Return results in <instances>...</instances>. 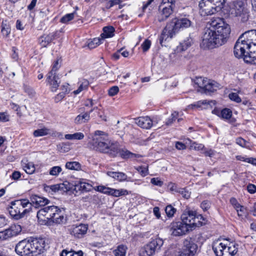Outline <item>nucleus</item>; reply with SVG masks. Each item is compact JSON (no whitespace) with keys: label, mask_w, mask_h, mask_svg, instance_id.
<instances>
[{"label":"nucleus","mask_w":256,"mask_h":256,"mask_svg":"<svg viewBox=\"0 0 256 256\" xmlns=\"http://www.w3.org/2000/svg\"><path fill=\"white\" fill-rule=\"evenodd\" d=\"M230 32V26L224 19L218 18L212 20L203 30L201 45L208 48L221 46L226 42Z\"/></svg>","instance_id":"nucleus-1"},{"label":"nucleus","mask_w":256,"mask_h":256,"mask_svg":"<svg viewBox=\"0 0 256 256\" xmlns=\"http://www.w3.org/2000/svg\"><path fill=\"white\" fill-rule=\"evenodd\" d=\"M192 26L193 22L188 17L173 20L163 30L159 37L160 44L162 46L164 41H166L168 38H172L179 31Z\"/></svg>","instance_id":"nucleus-2"},{"label":"nucleus","mask_w":256,"mask_h":256,"mask_svg":"<svg viewBox=\"0 0 256 256\" xmlns=\"http://www.w3.org/2000/svg\"><path fill=\"white\" fill-rule=\"evenodd\" d=\"M36 216L40 221H50L58 224H62L66 220L62 210L54 205L48 204L41 208L37 212Z\"/></svg>","instance_id":"nucleus-3"},{"label":"nucleus","mask_w":256,"mask_h":256,"mask_svg":"<svg viewBox=\"0 0 256 256\" xmlns=\"http://www.w3.org/2000/svg\"><path fill=\"white\" fill-rule=\"evenodd\" d=\"M238 245L235 242L217 240L212 244V249L216 256H234L238 252Z\"/></svg>","instance_id":"nucleus-4"},{"label":"nucleus","mask_w":256,"mask_h":256,"mask_svg":"<svg viewBox=\"0 0 256 256\" xmlns=\"http://www.w3.org/2000/svg\"><path fill=\"white\" fill-rule=\"evenodd\" d=\"M182 221L190 228V230L196 227L206 224L207 220L201 214L190 209L185 210L181 215Z\"/></svg>","instance_id":"nucleus-5"},{"label":"nucleus","mask_w":256,"mask_h":256,"mask_svg":"<svg viewBox=\"0 0 256 256\" xmlns=\"http://www.w3.org/2000/svg\"><path fill=\"white\" fill-rule=\"evenodd\" d=\"M8 212L14 220H20L30 212L29 209L25 208L30 206L31 204L28 200L22 199L12 201L10 203Z\"/></svg>","instance_id":"nucleus-6"},{"label":"nucleus","mask_w":256,"mask_h":256,"mask_svg":"<svg viewBox=\"0 0 256 256\" xmlns=\"http://www.w3.org/2000/svg\"><path fill=\"white\" fill-rule=\"evenodd\" d=\"M249 46L250 56L244 58L247 63H252L256 60V30H252L246 32L240 36Z\"/></svg>","instance_id":"nucleus-7"},{"label":"nucleus","mask_w":256,"mask_h":256,"mask_svg":"<svg viewBox=\"0 0 256 256\" xmlns=\"http://www.w3.org/2000/svg\"><path fill=\"white\" fill-rule=\"evenodd\" d=\"M164 241L159 238L152 240L140 250V256H152L160 250Z\"/></svg>","instance_id":"nucleus-8"},{"label":"nucleus","mask_w":256,"mask_h":256,"mask_svg":"<svg viewBox=\"0 0 256 256\" xmlns=\"http://www.w3.org/2000/svg\"><path fill=\"white\" fill-rule=\"evenodd\" d=\"M230 12L232 16H242L244 22L247 20L248 18V10L246 4L240 0L233 2L230 6Z\"/></svg>","instance_id":"nucleus-9"},{"label":"nucleus","mask_w":256,"mask_h":256,"mask_svg":"<svg viewBox=\"0 0 256 256\" xmlns=\"http://www.w3.org/2000/svg\"><path fill=\"white\" fill-rule=\"evenodd\" d=\"M92 148L102 152L108 153L110 156H115L118 152V145L111 143L110 140L108 142H99L91 143Z\"/></svg>","instance_id":"nucleus-10"},{"label":"nucleus","mask_w":256,"mask_h":256,"mask_svg":"<svg viewBox=\"0 0 256 256\" xmlns=\"http://www.w3.org/2000/svg\"><path fill=\"white\" fill-rule=\"evenodd\" d=\"M28 240L31 256H37L44 252L46 243L44 239L30 237Z\"/></svg>","instance_id":"nucleus-11"},{"label":"nucleus","mask_w":256,"mask_h":256,"mask_svg":"<svg viewBox=\"0 0 256 256\" xmlns=\"http://www.w3.org/2000/svg\"><path fill=\"white\" fill-rule=\"evenodd\" d=\"M234 53L236 57L238 58H242L244 60V58L250 56V54L251 53L250 52L249 46L247 45L241 36L239 37L235 44Z\"/></svg>","instance_id":"nucleus-12"},{"label":"nucleus","mask_w":256,"mask_h":256,"mask_svg":"<svg viewBox=\"0 0 256 256\" xmlns=\"http://www.w3.org/2000/svg\"><path fill=\"white\" fill-rule=\"evenodd\" d=\"M198 245L190 240L184 241L182 250L176 252L174 256H194L198 250Z\"/></svg>","instance_id":"nucleus-13"},{"label":"nucleus","mask_w":256,"mask_h":256,"mask_svg":"<svg viewBox=\"0 0 256 256\" xmlns=\"http://www.w3.org/2000/svg\"><path fill=\"white\" fill-rule=\"evenodd\" d=\"M170 228L172 235L174 236H182L190 230L182 221L172 222L170 226Z\"/></svg>","instance_id":"nucleus-14"},{"label":"nucleus","mask_w":256,"mask_h":256,"mask_svg":"<svg viewBox=\"0 0 256 256\" xmlns=\"http://www.w3.org/2000/svg\"><path fill=\"white\" fill-rule=\"evenodd\" d=\"M198 6L200 14L202 16L212 15L219 11L213 4L207 0H202Z\"/></svg>","instance_id":"nucleus-15"},{"label":"nucleus","mask_w":256,"mask_h":256,"mask_svg":"<svg viewBox=\"0 0 256 256\" xmlns=\"http://www.w3.org/2000/svg\"><path fill=\"white\" fill-rule=\"evenodd\" d=\"M29 249V241L28 238H26L20 241L16 245L15 251L21 256H31Z\"/></svg>","instance_id":"nucleus-16"},{"label":"nucleus","mask_w":256,"mask_h":256,"mask_svg":"<svg viewBox=\"0 0 256 256\" xmlns=\"http://www.w3.org/2000/svg\"><path fill=\"white\" fill-rule=\"evenodd\" d=\"M30 201L31 206L32 204L36 208H44L50 203L48 199L36 194L32 195Z\"/></svg>","instance_id":"nucleus-17"},{"label":"nucleus","mask_w":256,"mask_h":256,"mask_svg":"<svg viewBox=\"0 0 256 256\" xmlns=\"http://www.w3.org/2000/svg\"><path fill=\"white\" fill-rule=\"evenodd\" d=\"M46 81L50 86L52 92H55L60 82L59 76L56 74H52L48 72L47 74Z\"/></svg>","instance_id":"nucleus-18"},{"label":"nucleus","mask_w":256,"mask_h":256,"mask_svg":"<svg viewBox=\"0 0 256 256\" xmlns=\"http://www.w3.org/2000/svg\"><path fill=\"white\" fill-rule=\"evenodd\" d=\"M174 8L168 5V6H164V8L159 10L158 22H161L166 20L172 14Z\"/></svg>","instance_id":"nucleus-19"},{"label":"nucleus","mask_w":256,"mask_h":256,"mask_svg":"<svg viewBox=\"0 0 256 256\" xmlns=\"http://www.w3.org/2000/svg\"><path fill=\"white\" fill-rule=\"evenodd\" d=\"M136 123L143 128L150 129L152 126V121L148 116H140L135 119Z\"/></svg>","instance_id":"nucleus-20"},{"label":"nucleus","mask_w":256,"mask_h":256,"mask_svg":"<svg viewBox=\"0 0 256 256\" xmlns=\"http://www.w3.org/2000/svg\"><path fill=\"white\" fill-rule=\"evenodd\" d=\"M88 230V226L84 224H80L74 227L72 229V234L78 238H82Z\"/></svg>","instance_id":"nucleus-21"},{"label":"nucleus","mask_w":256,"mask_h":256,"mask_svg":"<svg viewBox=\"0 0 256 256\" xmlns=\"http://www.w3.org/2000/svg\"><path fill=\"white\" fill-rule=\"evenodd\" d=\"M110 140L108 134L100 130H96L92 137L91 143L98 142L104 141L108 142Z\"/></svg>","instance_id":"nucleus-22"},{"label":"nucleus","mask_w":256,"mask_h":256,"mask_svg":"<svg viewBox=\"0 0 256 256\" xmlns=\"http://www.w3.org/2000/svg\"><path fill=\"white\" fill-rule=\"evenodd\" d=\"M107 174L114 179L120 182L122 181H131L130 178H128L126 174L122 172H108Z\"/></svg>","instance_id":"nucleus-23"},{"label":"nucleus","mask_w":256,"mask_h":256,"mask_svg":"<svg viewBox=\"0 0 256 256\" xmlns=\"http://www.w3.org/2000/svg\"><path fill=\"white\" fill-rule=\"evenodd\" d=\"M56 32L54 34H50L48 35H43L39 38V43L42 47H46L54 39Z\"/></svg>","instance_id":"nucleus-24"},{"label":"nucleus","mask_w":256,"mask_h":256,"mask_svg":"<svg viewBox=\"0 0 256 256\" xmlns=\"http://www.w3.org/2000/svg\"><path fill=\"white\" fill-rule=\"evenodd\" d=\"M210 103H214L212 101L207 102L206 100H200L188 106L191 108H197L200 109L208 108Z\"/></svg>","instance_id":"nucleus-25"},{"label":"nucleus","mask_w":256,"mask_h":256,"mask_svg":"<svg viewBox=\"0 0 256 256\" xmlns=\"http://www.w3.org/2000/svg\"><path fill=\"white\" fill-rule=\"evenodd\" d=\"M10 27L7 20H3L1 23V32L3 36L8 38L10 33Z\"/></svg>","instance_id":"nucleus-26"},{"label":"nucleus","mask_w":256,"mask_h":256,"mask_svg":"<svg viewBox=\"0 0 256 256\" xmlns=\"http://www.w3.org/2000/svg\"><path fill=\"white\" fill-rule=\"evenodd\" d=\"M90 119V112H86L78 115L74 119V122L76 124H81L88 122Z\"/></svg>","instance_id":"nucleus-27"},{"label":"nucleus","mask_w":256,"mask_h":256,"mask_svg":"<svg viewBox=\"0 0 256 256\" xmlns=\"http://www.w3.org/2000/svg\"><path fill=\"white\" fill-rule=\"evenodd\" d=\"M114 28L112 26H105L103 28V33L100 36L103 38H112L114 36Z\"/></svg>","instance_id":"nucleus-28"},{"label":"nucleus","mask_w":256,"mask_h":256,"mask_svg":"<svg viewBox=\"0 0 256 256\" xmlns=\"http://www.w3.org/2000/svg\"><path fill=\"white\" fill-rule=\"evenodd\" d=\"M193 43L192 38L190 36L186 38L183 42L180 44V46L178 47V49L181 51L186 50Z\"/></svg>","instance_id":"nucleus-29"},{"label":"nucleus","mask_w":256,"mask_h":256,"mask_svg":"<svg viewBox=\"0 0 256 256\" xmlns=\"http://www.w3.org/2000/svg\"><path fill=\"white\" fill-rule=\"evenodd\" d=\"M118 152L117 154L115 156H111L115 157L120 156L123 158H132L134 155V154L132 153L131 152L128 150L122 149L120 150V148H119L118 146Z\"/></svg>","instance_id":"nucleus-30"},{"label":"nucleus","mask_w":256,"mask_h":256,"mask_svg":"<svg viewBox=\"0 0 256 256\" xmlns=\"http://www.w3.org/2000/svg\"><path fill=\"white\" fill-rule=\"evenodd\" d=\"M218 88V84L215 82H206L204 88L206 91L210 92L216 91Z\"/></svg>","instance_id":"nucleus-31"},{"label":"nucleus","mask_w":256,"mask_h":256,"mask_svg":"<svg viewBox=\"0 0 256 256\" xmlns=\"http://www.w3.org/2000/svg\"><path fill=\"white\" fill-rule=\"evenodd\" d=\"M12 230L10 228L0 232V240H6L14 236V232L12 233Z\"/></svg>","instance_id":"nucleus-32"},{"label":"nucleus","mask_w":256,"mask_h":256,"mask_svg":"<svg viewBox=\"0 0 256 256\" xmlns=\"http://www.w3.org/2000/svg\"><path fill=\"white\" fill-rule=\"evenodd\" d=\"M60 256H84V253L82 250L75 252L72 250H63L60 253Z\"/></svg>","instance_id":"nucleus-33"},{"label":"nucleus","mask_w":256,"mask_h":256,"mask_svg":"<svg viewBox=\"0 0 256 256\" xmlns=\"http://www.w3.org/2000/svg\"><path fill=\"white\" fill-rule=\"evenodd\" d=\"M128 194V192L126 190L120 189L116 190L110 188L109 195L114 196L118 197L122 196H124Z\"/></svg>","instance_id":"nucleus-34"},{"label":"nucleus","mask_w":256,"mask_h":256,"mask_svg":"<svg viewBox=\"0 0 256 256\" xmlns=\"http://www.w3.org/2000/svg\"><path fill=\"white\" fill-rule=\"evenodd\" d=\"M84 134L80 132L73 134H66L64 136L65 138L68 140H81L84 138Z\"/></svg>","instance_id":"nucleus-35"},{"label":"nucleus","mask_w":256,"mask_h":256,"mask_svg":"<svg viewBox=\"0 0 256 256\" xmlns=\"http://www.w3.org/2000/svg\"><path fill=\"white\" fill-rule=\"evenodd\" d=\"M127 248L124 244L119 245L117 248L113 251V254L115 256H125Z\"/></svg>","instance_id":"nucleus-36"},{"label":"nucleus","mask_w":256,"mask_h":256,"mask_svg":"<svg viewBox=\"0 0 256 256\" xmlns=\"http://www.w3.org/2000/svg\"><path fill=\"white\" fill-rule=\"evenodd\" d=\"M64 186V184H63L47 186L44 187V190L46 192H56L61 189H63Z\"/></svg>","instance_id":"nucleus-37"},{"label":"nucleus","mask_w":256,"mask_h":256,"mask_svg":"<svg viewBox=\"0 0 256 256\" xmlns=\"http://www.w3.org/2000/svg\"><path fill=\"white\" fill-rule=\"evenodd\" d=\"M78 84L79 86L78 88L74 91V94H78L82 91L87 89L89 85L88 81L85 79L80 81Z\"/></svg>","instance_id":"nucleus-38"},{"label":"nucleus","mask_w":256,"mask_h":256,"mask_svg":"<svg viewBox=\"0 0 256 256\" xmlns=\"http://www.w3.org/2000/svg\"><path fill=\"white\" fill-rule=\"evenodd\" d=\"M66 168L70 170H78L81 168V164L77 162H68L66 164Z\"/></svg>","instance_id":"nucleus-39"},{"label":"nucleus","mask_w":256,"mask_h":256,"mask_svg":"<svg viewBox=\"0 0 256 256\" xmlns=\"http://www.w3.org/2000/svg\"><path fill=\"white\" fill-rule=\"evenodd\" d=\"M50 133V130L46 128L35 130L33 134L34 137H39L46 136Z\"/></svg>","instance_id":"nucleus-40"},{"label":"nucleus","mask_w":256,"mask_h":256,"mask_svg":"<svg viewBox=\"0 0 256 256\" xmlns=\"http://www.w3.org/2000/svg\"><path fill=\"white\" fill-rule=\"evenodd\" d=\"M224 119H230L232 116V112L229 108H224L221 110L220 114L218 115Z\"/></svg>","instance_id":"nucleus-41"},{"label":"nucleus","mask_w":256,"mask_h":256,"mask_svg":"<svg viewBox=\"0 0 256 256\" xmlns=\"http://www.w3.org/2000/svg\"><path fill=\"white\" fill-rule=\"evenodd\" d=\"M135 169L140 174L144 177L148 174V166H142L135 168Z\"/></svg>","instance_id":"nucleus-42"},{"label":"nucleus","mask_w":256,"mask_h":256,"mask_svg":"<svg viewBox=\"0 0 256 256\" xmlns=\"http://www.w3.org/2000/svg\"><path fill=\"white\" fill-rule=\"evenodd\" d=\"M103 40V39H100V38H94L88 44V46L89 48L92 49L95 48L96 47L99 46L100 44L102 43V41Z\"/></svg>","instance_id":"nucleus-43"},{"label":"nucleus","mask_w":256,"mask_h":256,"mask_svg":"<svg viewBox=\"0 0 256 256\" xmlns=\"http://www.w3.org/2000/svg\"><path fill=\"white\" fill-rule=\"evenodd\" d=\"M165 212L168 217L170 218L174 216L176 212V209L172 205H168L166 207Z\"/></svg>","instance_id":"nucleus-44"},{"label":"nucleus","mask_w":256,"mask_h":256,"mask_svg":"<svg viewBox=\"0 0 256 256\" xmlns=\"http://www.w3.org/2000/svg\"><path fill=\"white\" fill-rule=\"evenodd\" d=\"M24 171L28 174H32L35 171V166L32 162H28L24 166Z\"/></svg>","instance_id":"nucleus-45"},{"label":"nucleus","mask_w":256,"mask_h":256,"mask_svg":"<svg viewBox=\"0 0 256 256\" xmlns=\"http://www.w3.org/2000/svg\"><path fill=\"white\" fill-rule=\"evenodd\" d=\"M62 171L61 167L59 166H54L50 170L49 174L52 176H57Z\"/></svg>","instance_id":"nucleus-46"},{"label":"nucleus","mask_w":256,"mask_h":256,"mask_svg":"<svg viewBox=\"0 0 256 256\" xmlns=\"http://www.w3.org/2000/svg\"><path fill=\"white\" fill-rule=\"evenodd\" d=\"M168 188L172 193L176 192L178 193L180 192V188L178 186V185L172 182H170L168 184Z\"/></svg>","instance_id":"nucleus-47"},{"label":"nucleus","mask_w":256,"mask_h":256,"mask_svg":"<svg viewBox=\"0 0 256 256\" xmlns=\"http://www.w3.org/2000/svg\"><path fill=\"white\" fill-rule=\"evenodd\" d=\"M196 84L198 85V86L200 88H204L205 84L206 82V81L205 80L202 78H196L194 80Z\"/></svg>","instance_id":"nucleus-48"},{"label":"nucleus","mask_w":256,"mask_h":256,"mask_svg":"<svg viewBox=\"0 0 256 256\" xmlns=\"http://www.w3.org/2000/svg\"><path fill=\"white\" fill-rule=\"evenodd\" d=\"M178 116V112H172L170 116L166 121V124L167 126H170L171 125L174 121H175V120L177 118Z\"/></svg>","instance_id":"nucleus-49"},{"label":"nucleus","mask_w":256,"mask_h":256,"mask_svg":"<svg viewBox=\"0 0 256 256\" xmlns=\"http://www.w3.org/2000/svg\"><path fill=\"white\" fill-rule=\"evenodd\" d=\"M74 18V13L68 14L62 16L60 19L62 23H67L72 20Z\"/></svg>","instance_id":"nucleus-50"},{"label":"nucleus","mask_w":256,"mask_h":256,"mask_svg":"<svg viewBox=\"0 0 256 256\" xmlns=\"http://www.w3.org/2000/svg\"><path fill=\"white\" fill-rule=\"evenodd\" d=\"M228 97L232 100L238 103L240 102L242 100L240 98L236 92H232L230 94L228 95Z\"/></svg>","instance_id":"nucleus-51"},{"label":"nucleus","mask_w":256,"mask_h":256,"mask_svg":"<svg viewBox=\"0 0 256 256\" xmlns=\"http://www.w3.org/2000/svg\"><path fill=\"white\" fill-rule=\"evenodd\" d=\"M95 190L99 192L108 194L110 188L106 187L104 186H96V188Z\"/></svg>","instance_id":"nucleus-52"},{"label":"nucleus","mask_w":256,"mask_h":256,"mask_svg":"<svg viewBox=\"0 0 256 256\" xmlns=\"http://www.w3.org/2000/svg\"><path fill=\"white\" fill-rule=\"evenodd\" d=\"M10 228L12 230V233L14 232V236H17L22 231V227L19 224H14Z\"/></svg>","instance_id":"nucleus-53"},{"label":"nucleus","mask_w":256,"mask_h":256,"mask_svg":"<svg viewBox=\"0 0 256 256\" xmlns=\"http://www.w3.org/2000/svg\"><path fill=\"white\" fill-rule=\"evenodd\" d=\"M190 148L196 150H202L204 146V144H198L196 142H193L190 144Z\"/></svg>","instance_id":"nucleus-54"},{"label":"nucleus","mask_w":256,"mask_h":256,"mask_svg":"<svg viewBox=\"0 0 256 256\" xmlns=\"http://www.w3.org/2000/svg\"><path fill=\"white\" fill-rule=\"evenodd\" d=\"M236 211L238 216L242 217V218H243V216H245L246 208H244V206L238 205L236 206Z\"/></svg>","instance_id":"nucleus-55"},{"label":"nucleus","mask_w":256,"mask_h":256,"mask_svg":"<svg viewBox=\"0 0 256 256\" xmlns=\"http://www.w3.org/2000/svg\"><path fill=\"white\" fill-rule=\"evenodd\" d=\"M58 60H56L52 66V70L49 72H52V74H56V72L60 68V64H59Z\"/></svg>","instance_id":"nucleus-56"},{"label":"nucleus","mask_w":256,"mask_h":256,"mask_svg":"<svg viewBox=\"0 0 256 256\" xmlns=\"http://www.w3.org/2000/svg\"><path fill=\"white\" fill-rule=\"evenodd\" d=\"M150 182L155 186H162L163 185V182L160 180L158 178H154L150 180Z\"/></svg>","instance_id":"nucleus-57"},{"label":"nucleus","mask_w":256,"mask_h":256,"mask_svg":"<svg viewBox=\"0 0 256 256\" xmlns=\"http://www.w3.org/2000/svg\"><path fill=\"white\" fill-rule=\"evenodd\" d=\"M151 42L148 40H146L142 44L141 46L144 52L147 51L150 46Z\"/></svg>","instance_id":"nucleus-58"},{"label":"nucleus","mask_w":256,"mask_h":256,"mask_svg":"<svg viewBox=\"0 0 256 256\" xmlns=\"http://www.w3.org/2000/svg\"><path fill=\"white\" fill-rule=\"evenodd\" d=\"M92 186L90 184L87 183L80 182V188L81 190L86 192H88L90 190Z\"/></svg>","instance_id":"nucleus-59"},{"label":"nucleus","mask_w":256,"mask_h":256,"mask_svg":"<svg viewBox=\"0 0 256 256\" xmlns=\"http://www.w3.org/2000/svg\"><path fill=\"white\" fill-rule=\"evenodd\" d=\"M119 88L117 86H113L108 90V94L110 96H114L118 92Z\"/></svg>","instance_id":"nucleus-60"},{"label":"nucleus","mask_w":256,"mask_h":256,"mask_svg":"<svg viewBox=\"0 0 256 256\" xmlns=\"http://www.w3.org/2000/svg\"><path fill=\"white\" fill-rule=\"evenodd\" d=\"M9 120V116L6 112H0V122H6Z\"/></svg>","instance_id":"nucleus-61"},{"label":"nucleus","mask_w":256,"mask_h":256,"mask_svg":"<svg viewBox=\"0 0 256 256\" xmlns=\"http://www.w3.org/2000/svg\"><path fill=\"white\" fill-rule=\"evenodd\" d=\"M236 143L242 147H246L247 142L242 138H238L236 140Z\"/></svg>","instance_id":"nucleus-62"},{"label":"nucleus","mask_w":256,"mask_h":256,"mask_svg":"<svg viewBox=\"0 0 256 256\" xmlns=\"http://www.w3.org/2000/svg\"><path fill=\"white\" fill-rule=\"evenodd\" d=\"M178 193L180 194L186 198H188L190 197V193L186 190V189L184 188H181Z\"/></svg>","instance_id":"nucleus-63"},{"label":"nucleus","mask_w":256,"mask_h":256,"mask_svg":"<svg viewBox=\"0 0 256 256\" xmlns=\"http://www.w3.org/2000/svg\"><path fill=\"white\" fill-rule=\"evenodd\" d=\"M247 190L250 194H254L256 192V186L250 184L247 186Z\"/></svg>","instance_id":"nucleus-64"}]
</instances>
